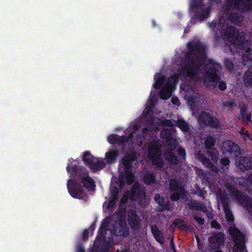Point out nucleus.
Listing matches in <instances>:
<instances>
[{
    "label": "nucleus",
    "mask_w": 252,
    "mask_h": 252,
    "mask_svg": "<svg viewBox=\"0 0 252 252\" xmlns=\"http://www.w3.org/2000/svg\"><path fill=\"white\" fill-rule=\"evenodd\" d=\"M126 225V223L124 222V225H122V229H123V230L121 231V230H120V231L119 232H116L118 235H125L126 234V230L125 227H124V225Z\"/></svg>",
    "instance_id": "nucleus-37"
},
{
    "label": "nucleus",
    "mask_w": 252,
    "mask_h": 252,
    "mask_svg": "<svg viewBox=\"0 0 252 252\" xmlns=\"http://www.w3.org/2000/svg\"><path fill=\"white\" fill-rule=\"evenodd\" d=\"M209 70L207 72L205 76V81L207 83H212L215 86L217 85V82L219 80V74L218 70L220 66L219 64L211 63L209 64Z\"/></svg>",
    "instance_id": "nucleus-4"
},
{
    "label": "nucleus",
    "mask_w": 252,
    "mask_h": 252,
    "mask_svg": "<svg viewBox=\"0 0 252 252\" xmlns=\"http://www.w3.org/2000/svg\"><path fill=\"white\" fill-rule=\"evenodd\" d=\"M179 153L180 154V155L183 157V158L185 157V150L183 149H182V148H180L179 149Z\"/></svg>",
    "instance_id": "nucleus-46"
},
{
    "label": "nucleus",
    "mask_w": 252,
    "mask_h": 252,
    "mask_svg": "<svg viewBox=\"0 0 252 252\" xmlns=\"http://www.w3.org/2000/svg\"><path fill=\"white\" fill-rule=\"evenodd\" d=\"M155 200L159 205L162 206L163 205V199L162 197H160L159 194H156Z\"/></svg>",
    "instance_id": "nucleus-29"
},
{
    "label": "nucleus",
    "mask_w": 252,
    "mask_h": 252,
    "mask_svg": "<svg viewBox=\"0 0 252 252\" xmlns=\"http://www.w3.org/2000/svg\"><path fill=\"white\" fill-rule=\"evenodd\" d=\"M214 252H222L220 250H217V251H215Z\"/></svg>",
    "instance_id": "nucleus-61"
},
{
    "label": "nucleus",
    "mask_w": 252,
    "mask_h": 252,
    "mask_svg": "<svg viewBox=\"0 0 252 252\" xmlns=\"http://www.w3.org/2000/svg\"><path fill=\"white\" fill-rule=\"evenodd\" d=\"M118 155V151L114 150L106 153L105 155V160L106 162L111 163L115 161Z\"/></svg>",
    "instance_id": "nucleus-17"
},
{
    "label": "nucleus",
    "mask_w": 252,
    "mask_h": 252,
    "mask_svg": "<svg viewBox=\"0 0 252 252\" xmlns=\"http://www.w3.org/2000/svg\"><path fill=\"white\" fill-rule=\"evenodd\" d=\"M171 133L168 129H164L161 133V137L166 139L167 141H170L168 143L170 146V150L167 151L165 154V158L169 162L170 164H175L177 160L174 156L172 150L174 149L176 146V141L175 139L171 137Z\"/></svg>",
    "instance_id": "nucleus-1"
},
{
    "label": "nucleus",
    "mask_w": 252,
    "mask_h": 252,
    "mask_svg": "<svg viewBox=\"0 0 252 252\" xmlns=\"http://www.w3.org/2000/svg\"><path fill=\"white\" fill-rule=\"evenodd\" d=\"M126 179L128 184H131L133 181L134 178L132 174L127 172L126 174Z\"/></svg>",
    "instance_id": "nucleus-32"
},
{
    "label": "nucleus",
    "mask_w": 252,
    "mask_h": 252,
    "mask_svg": "<svg viewBox=\"0 0 252 252\" xmlns=\"http://www.w3.org/2000/svg\"><path fill=\"white\" fill-rule=\"evenodd\" d=\"M203 162L204 164H208V165L210 164L209 161L207 159H205Z\"/></svg>",
    "instance_id": "nucleus-54"
},
{
    "label": "nucleus",
    "mask_w": 252,
    "mask_h": 252,
    "mask_svg": "<svg viewBox=\"0 0 252 252\" xmlns=\"http://www.w3.org/2000/svg\"><path fill=\"white\" fill-rule=\"evenodd\" d=\"M170 190L172 192L171 199L177 200L179 197L183 198L187 195V192L179 185L176 180H172L170 183Z\"/></svg>",
    "instance_id": "nucleus-6"
},
{
    "label": "nucleus",
    "mask_w": 252,
    "mask_h": 252,
    "mask_svg": "<svg viewBox=\"0 0 252 252\" xmlns=\"http://www.w3.org/2000/svg\"><path fill=\"white\" fill-rule=\"evenodd\" d=\"M237 145L231 141H225L223 143L221 147L222 152L224 153H232L237 149Z\"/></svg>",
    "instance_id": "nucleus-12"
},
{
    "label": "nucleus",
    "mask_w": 252,
    "mask_h": 252,
    "mask_svg": "<svg viewBox=\"0 0 252 252\" xmlns=\"http://www.w3.org/2000/svg\"><path fill=\"white\" fill-rule=\"evenodd\" d=\"M225 65L226 66L229 68L231 69V67L232 66V64L231 63L228 61L225 62Z\"/></svg>",
    "instance_id": "nucleus-49"
},
{
    "label": "nucleus",
    "mask_w": 252,
    "mask_h": 252,
    "mask_svg": "<svg viewBox=\"0 0 252 252\" xmlns=\"http://www.w3.org/2000/svg\"><path fill=\"white\" fill-rule=\"evenodd\" d=\"M219 88L220 90L223 91L226 88L225 83L223 81H220L219 83Z\"/></svg>",
    "instance_id": "nucleus-36"
},
{
    "label": "nucleus",
    "mask_w": 252,
    "mask_h": 252,
    "mask_svg": "<svg viewBox=\"0 0 252 252\" xmlns=\"http://www.w3.org/2000/svg\"><path fill=\"white\" fill-rule=\"evenodd\" d=\"M70 166H68L67 167V170L68 172H70Z\"/></svg>",
    "instance_id": "nucleus-59"
},
{
    "label": "nucleus",
    "mask_w": 252,
    "mask_h": 252,
    "mask_svg": "<svg viewBox=\"0 0 252 252\" xmlns=\"http://www.w3.org/2000/svg\"><path fill=\"white\" fill-rule=\"evenodd\" d=\"M229 231L235 241L233 252H247L245 249L243 235L236 228H229Z\"/></svg>",
    "instance_id": "nucleus-2"
},
{
    "label": "nucleus",
    "mask_w": 252,
    "mask_h": 252,
    "mask_svg": "<svg viewBox=\"0 0 252 252\" xmlns=\"http://www.w3.org/2000/svg\"><path fill=\"white\" fill-rule=\"evenodd\" d=\"M240 134L242 135V138L245 140L247 141L248 139H250L246 131L244 129H243L240 132Z\"/></svg>",
    "instance_id": "nucleus-31"
},
{
    "label": "nucleus",
    "mask_w": 252,
    "mask_h": 252,
    "mask_svg": "<svg viewBox=\"0 0 252 252\" xmlns=\"http://www.w3.org/2000/svg\"><path fill=\"white\" fill-rule=\"evenodd\" d=\"M247 2L244 0H241L235 3L234 6L236 9H239L244 11L248 9L247 8Z\"/></svg>",
    "instance_id": "nucleus-22"
},
{
    "label": "nucleus",
    "mask_w": 252,
    "mask_h": 252,
    "mask_svg": "<svg viewBox=\"0 0 252 252\" xmlns=\"http://www.w3.org/2000/svg\"><path fill=\"white\" fill-rule=\"evenodd\" d=\"M177 126L183 131H187L189 129L188 124L182 120L178 121Z\"/></svg>",
    "instance_id": "nucleus-25"
},
{
    "label": "nucleus",
    "mask_w": 252,
    "mask_h": 252,
    "mask_svg": "<svg viewBox=\"0 0 252 252\" xmlns=\"http://www.w3.org/2000/svg\"><path fill=\"white\" fill-rule=\"evenodd\" d=\"M83 190L80 189H75L71 193V195L76 198H82L81 194L83 193Z\"/></svg>",
    "instance_id": "nucleus-27"
},
{
    "label": "nucleus",
    "mask_w": 252,
    "mask_h": 252,
    "mask_svg": "<svg viewBox=\"0 0 252 252\" xmlns=\"http://www.w3.org/2000/svg\"><path fill=\"white\" fill-rule=\"evenodd\" d=\"M191 203L193 205V206L190 205V207L195 208L196 209L199 208V206H198L197 205H194L195 204H197V202H196L195 201H191Z\"/></svg>",
    "instance_id": "nucleus-51"
},
{
    "label": "nucleus",
    "mask_w": 252,
    "mask_h": 252,
    "mask_svg": "<svg viewBox=\"0 0 252 252\" xmlns=\"http://www.w3.org/2000/svg\"><path fill=\"white\" fill-rule=\"evenodd\" d=\"M143 181L146 184L150 185L155 182V178L152 174L148 173L144 177Z\"/></svg>",
    "instance_id": "nucleus-23"
},
{
    "label": "nucleus",
    "mask_w": 252,
    "mask_h": 252,
    "mask_svg": "<svg viewBox=\"0 0 252 252\" xmlns=\"http://www.w3.org/2000/svg\"><path fill=\"white\" fill-rule=\"evenodd\" d=\"M83 161L92 168L94 163L95 158L93 157L89 152H86L83 155Z\"/></svg>",
    "instance_id": "nucleus-16"
},
{
    "label": "nucleus",
    "mask_w": 252,
    "mask_h": 252,
    "mask_svg": "<svg viewBox=\"0 0 252 252\" xmlns=\"http://www.w3.org/2000/svg\"><path fill=\"white\" fill-rule=\"evenodd\" d=\"M211 226L212 227L215 228H219L220 227V224L216 221H212L211 222Z\"/></svg>",
    "instance_id": "nucleus-38"
},
{
    "label": "nucleus",
    "mask_w": 252,
    "mask_h": 252,
    "mask_svg": "<svg viewBox=\"0 0 252 252\" xmlns=\"http://www.w3.org/2000/svg\"><path fill=\"white\" fill-rule=\"evenodd\" d=\"M199 121L207 125H210L212 126L216 127L218 126V121L215 118H213L209 114L202 112L199 117Z\"/></svg>",
    "instance_id": "nucleus-10"
},
{
    "label": "nucleus",
    "mask_w": 252,
    "mask_h": 252,
    "mask_svg": "<svg viewBox=\"0 0 252 252\" xmlns=\"http://www.w3.org/2000/svg\"><path fill=\"white\" fill-rule=\"evenodd\" d=\"M128 221L131 226L134 229L137 228L139 226V218L133 211L128 214Z\"/></svg>",
    "instance_id": "nucleus-13"
},
{
    "label": "nucleus",
    "mask_w": 252,
    "mask_h": 252,
    "mask_svg": "<svg viewBox=\"0 0 252 252\" xmlns=\"http://www.w3.org/2000/svg\"><path fill=\"white\" fill-rule=\"evenodd\" d=\"M185 97L189 103H191V102H195V101L193 100V98L191 96V95H190L188 93V92H187L186 94H185Z\"/></svg>",
    "instance_id": "nucleus-35"
},
{
    "label": "nucleus",
    "mask_w": 252,
    "mask_h": 252,
    "mask_svg": "<svg viewBox=\"0 0 252 252\" xmlns=\"http://www.w3.org/2000/svg\"><path fill=\"white\" fill-rule=\"evenodd\" d=\"M118 195V192H115L113 195V198L111 199V200L109 201V203L108 204V206H113L115 203V200L117 198V196Z\"/></svg>",
    "instance_id": "nucleus-33"
},
{
    "label": "nucleus",
    "mask_w": 252,
    "mask_h": 252,
    "mask_svg": "<svg viewBox=\"0 0 252 252\" xmlns=\"http://www.w3.org/2000/svg\"><path fill=\"white\" fill-rule=\"evenodd\" d=\"M239 166L242 170L252 168V159H249L246 157L241 158L239 161Z\"/></svg>",
    "instance_id": "nucleus-14"
},
{
    "label": "nucleus",
    "mask_w": 252,
    "mask_h": 252,
    "mask_svg": "<svg viewBox=\"0 0 252 252\" xmlns=\"http://www.w3.org/2000/svg\"><path fill=\"white\" fill-rule=\"evenodd\" d=\"M148 155L153 162L158 167H162V163L159 157L158 146L157 142H152L148 147Z\"/></svg>",
    "instance_id": "nucleus-5"
},
{
    "label": "nucleus",
    "mask_w": 252,
    "mask_h": 252,
    "mask_svg": "<svg viewBox=\"0 0 252 252\" xmlns=\"http://www.w3.org/2000/svg\"><path fill=\"white\" fill-rule=\"evenodd\" d=\"M247 207L249 212L252 213V206H248Z\"/></svg>",
    "instance_id": "nucleus-57"
},
{
    "label": "nucleus",
    "mask_w": 252,
    "mask_h": 252,
    "mask_svg": "<svg viewBox=\"0 0 252 252\" xmlns=\"http://www.w3.org/2000/svg\"><path fill=\"white\" fill-rule=\"evenodd\" d=\"M246 120L248 121L252 122V114L247 116Z\"/></svg>",
    "instance_id": "nucleus-52"
},
{
    "label": "nucleus",
    "mask_w": 252,
    "mask_h": 252,
    "mask_svg": "<svg viewBox=\"0 0 252 252\" xmlns=\"http://www.w3.org/2000/svg\"><path fill=\"white\" fill-rule=\"evenodd\" d=\"M81 179L84 186L87 189L91 190H94L95 189V186L94 180L92 178H89L87 174L82 176Z\"/></svg>",
    "instance_id": "nucleus-11"
},
{
    "label": "nucleus",
    "mask_w": 252,
    "mask_h": 252,
    "mask_svg": "<svg viewBox=\"0 0 252 252\" xmlns=\"http://www.w3.org/2000/svg\"><path fill=\"white\" fill-rule=\"evenodd\" d=\"M182 222H183L182 220H181L180 219H178V220H175L174 221V224L175 225H180L182 224Z\"/></svg>",
    "instance_id": "nucleus-47"
},
{
    "label": "nucleus",
    "mask_w": 252,
    "mask_h": 252,
    "mask_svg": "<svg viewBox=\"0 0 252 252\" xmlns=\"http://www.w3.org/2000/svg\"><path fill=\"white\" fill-rule=\"evenodd\" d=\"M89 232H88V230H85L84 232H83V235H84V237L85 238V237L86 236V235H88Z\"/></svg>",
    "instance_id": "nucleus-56"
},
{
    "label": "nucleus",
    "mask_w": 252,
    "mask_h": 252,
    "mask_svg": "<svg viewBox=\"0 0 252 252\" xmlns=\"http://www.w3.org/2000/svg\"><path fill=\"white\" fill-rule=\"evenodd\" d=\"M117 136L116 135H110L108 137V140L109 143H113L116 142Z\"/></svg>",
    "instance_id": "nucleus-34"
},
{
    "label": "nucleus",
    "mask_w": 252,
    "mask_h": 252,
    "mask_svg": "<svg viewBox=\"0 0 252 252\" xmlns=\"http://www.w3.org/2000/svg\"><path fill=\"white\" fill-rule=\"evenodd\" d=\"M135 154H132L131 156L126 155L123 159V165L127 169L130 166V163L131 161L134 160Z\"/></svg>",
    "instance_id": "nucleus-20"
},
{
    "label": "nucleus",
    "mask_w": 252,
    "mask_h": 252,
    "mask_svg": "<svg viewBox=\"0 0 252 252\" xmlns=\"http://www.w3.org/2000/svg\"><path fill=\"white\" fill-rule=\"evenodd\" d=\"M196 240L197 242L198 249L203 252V251H202L203 247H202V246L200 244V240H199V237L197 236H196Z\"/></svg>",
    "instance_id": "nucleus-42"
},
{
    "label": "nucleus",
    "mask_w": 252,
    "mask_h": 252,
    "mask_svg": "<svg viewBox=\"0 0 252 252\" xmlns=\"http://www.w3.org/2000/svg\"><path fill=\"white\" fill-rule=\"evenodd\" d=\"M212 151H213V155L212 156V159L213 160H215L217 159L218 151L215 149H213Z\"/></svg>",
    "instance_id": "nucleus-39"
},
{
    "label": "nucleus",
    "mask_w": 252,
    "mask_h": 252,
    "mask_svg": "<svg viewBox=\"0 0 252 252\" xmlns=\"http://www.w3.org/2000/svg\"><path fill=\"white\" fill-rule=\"evenodd\" d=\"M235 195H236L237 196H238L237 197V199L241 203H244L243 202V201L242 199H241V198L240 197H239V195H240V193L238 192V191H236V193L235 194Z\"/></svg>",
    "instance_id": "nucleus-50"
},
{
    "label": "nucleus",
    "mask_w": 252,
    "mask_h": 252,
    "mask_svg": "<svg viewBox=\"0 0 252 252\" xmlns=\"http://www.w3.org/2000/svg\"><path fill=\"white\" fill-rule=\"evenodd\" d=\"M144 192L143 189H141L139 185L135 184L131 191L130 198L132 200L136 199L140 195H143Z\"/></svg>",
    "instance_id": "nucleus-15"
},
{
    "label": "nucleus",
    "mask_w": 252,
    "mask_h": 252,
    "mask_svg": "<svg viewBox=\"0 0 252 252\" xmlns=\"http://www.w3.org/2000/svg\"><path fill=\"white\" fill-rule=\"evenodd\" d=\"M128 196V193H127V192L124 195L123 197L122 198V200H121L122 202H123V203L125 202L126 201V200H127Z\"/></svg>",
    "instance_id": "nucleus-43"
},
{
    "label": "nucleus",
    "mask_w": 252,
    "mask_h": 252,
    "mask_svg": "<svg viewBox=\"0 0 252 252\" xmlns=\"http://www.w3.org/2000/svg\"><path fill=\"white\" fill-rule=\"evenodd\" d=\"M231 20L232 22H233L235 24H237L238 22H239L240 21L242 20V18L241 16H237L235 15H232L230 17Z\"/></svg>",
    "instance_id": "nucleus-30"
},
{
    "label": "nucleus",
    "mask_w": 252,
    "mask_h": 252,
    "mask_svg": "<svg viewBox=\"0 0 252 252\" xmlns=\"http://www.w3.org/2000/svg\"><path fill=\"white\" fill-rule=\"evenodd\" d=\"M243 197L245 198L246 201H248V199H249L248 197H246V196H243Z\"/></svg>",
    "instance_id": "nucleus-60"
},
{
    "label": "nucleus",
    "mask_w": 252,
    "mask_h": 252,
    "mask_svg": "<svg viewBox=\"0 0 252 252\" xmlns=\"http://www.w3.org/2000/svg\"><path fill=\"white\" fill-rule=\"evenodd\" d=\"M248 180L252 184V174L249 175Z\"/></svg>",
    "instance_id": "nucleus-55"
},
{
    "label": "nucleus",
    "mask_w": 252,
    "mask_h": 252,
    "mask_svg": "<svg viewBox=\"0 0 252 252\" xmlns=\"http://www.w3.org/2000/svg\"><path fill=\"white\" fill-rule=\"evenodd\" d=\"M195 219L199 224H202L204 222V220L200 217H195Z\"/></svg>",
    "instance_id": "nucleus-41"
},
{
    "label": "nucleus",
    "mask_w": 252,
    "mask_h": 252,
    "mask_svg": "<svg viewBox=\"0 0 252 252\" xmlns=\"http://www.w3.org/2000/svg\"><path fill=\"white\" fill-rule=\"evenodd\" d=\"M171 101H172V102L173 104H175V105H179V100H178V99L177 98H176V97H173V98H172V99H171Z\"/></svg>",
    "instance_id": "nucleus-45"
},
{
    "label": "nucleus",
    "mask_w": 252,
    "mask_h": 252,
    "mask_svg": "<svg viewBox=\"0 0 252 252\" xmlns=\"http://www.w3.org/2000/svg\"><path fill=\"white\" fill-rule=\"evenodd\" d=\"M247 163L246 162H243V165H244H244H245H245H246V164H247V163Z\"/></svg>",
    "instance_id": "nucleus-62"
},
{
    "label": "nucleus",
    "mask_w": 252,
    "mask_h": 252,
    "mask_svg": "<svg viewBox=\"0 0 252 252\" xmlns=\"http://www.w3.org/2000/svg\"><path fill=\"white\" fill-rule=\"evenodd\" d=\"M124 179V175L122 173L120 174V180L121 181L123 180Z\"/></svg>",
    "instance_id": "nucleus-58"
},
{
    "label": "nucleus",
    "mask_w": 252,
    "mask_h": 252,
    "mask_svg": "<svg viewBox=\"0 0 252 252\" xmlns=\"http://www.w3.org/2000/svg\"><path fill=\"white\" fill-rule=\"evenodd\" d=\"M105 164L104 162L101 160L97 161L95 158V161L93 164V168H92V169H93V170H99L103 168L105 166Z\"/></svg>",
    "instance_id": "nucleus-24"
},
{
    "label": "nucleus",
    "mask_w": 252,
    "mask_h": 252,
    "mask_svg": "<svg viewBox=\"0 0 252 252\" xmlns=\"http://www.w3.org/2000/svg\"><path fill=\"white\" fill-rule=\"evenodd\" d=\"M177 82V77L175 75L171 76L167 80L160 91V96L162 99H166L171 96Z\"/></svg>",
    "instance_id": "nucleus-3"
},
{
    "label": "nucleus",
    "mask_w": 252,
    "mask_h": 252,
    "mask_svg": "<svg viewBox=\"0 0 252 252\" xmlns=\"http://www.w3.org/2000/svg\"><path fill=\"white\" fill-rule=\"evenodd\" d=\"M221 163L223 165H227L229 163V160L227 158H223L221 160Z\"/></svg>",
    "instance_id": "nucleus-40"
},
{
    "label": "nucleus",
    "mask_w": 252,
    "mask_h": 252,
    "mask_svg": "<svg viewBox=\"0 0 252 252\" xmlns=\"http://www.w3.org/2000/svg\"><path fill=\"white\" fill-rule=\"evenodd\" d=\"M164 124L165 125H167L168 126H170L172 125V124L170 121H167L166 122H164Z\"/></svg>",
    "instance_id": "nucleus-53"
},
{
    "label": "nucleus",
    "mask_w": 252,
    "mask_h": 252,
    "mask_svg": "<svg viewBox=\"0 0 252 252\" xmlns=\"http://www.w3.org/2000/svg\"><path fill=\"white\" fill-rule=\"evenodd\" d=\"M122 252H127L126 251H123Z\"/></svg>",
    "instance_id": "nucleus-64"
},
{
    "label": "nucleus",
    "mask_w": 252,
    "mask_h": 252,
    "mask_svg": "<svg viewBox=\"0 0 252 252\" xmlns=\"http://www.w3.org/2000/svg\"><path fill=\"white\" fill-rule=\"evenodd\" d=\"M197 67L195 66V63H190L187 66L182 67L180 70L181 75L193 77L194 74L196 73Z\"/></svg>",
    "instance_id": "nucleus-9"
},
{
    "label": "nucleus",
    "mask_w": 252,
    "mask_h": 252,
    "mask_svg": "<svg viewBox=\"0 0 252 252\" xmlns=\"http://www.w3.org/2000/svg\"><path fill=\"white\" fill-rule=\"evenodd\" d=\"M152 232L154 234L156 240L160 244L163 243L164 239L162 236V234L161 232L157 229L156 226H152Z\"/></svg>",
    "instance_id": "nucleus-18"
},
{
    "label": "nucleus",
    "mask_w": 252,
    "mask_h": 252,
    "mask_svg": "<svg viewBox=\"0 0 252 252\" xmlns=\"http://www.w3.org/2000/svg\"><path fill=\"white\" fill-rule=\"evenodd\" d=\"M244 80L246 84H252V73L247 72L244 77Z\"/></svg>",
    "instance_id": "nucleus-28"
},
{
    "label": "nucleus",
    "mask_w": 252,
    "mask_h": 252,
    "mask_svg": "<svg viewBox=\"0 0 252 252\" xmlns=\"http://www.w3.org/2000/svg\"><path fill=\"white\" fill-rule=\"evenodd\" d=\"M72 170H73V171H74V172L75 171V169L74 168V167L73 168Z\"/></svg>",
    "instance_id": "nucleus-63"
},
{
    "label": "nucleus",
    "mask_w": 252,
    "mask_h": 252,
    "mask_svg": "<svg viewBox=\"0 0 252 252\" xmlns=\"http://www.w3.org/2000/svg\"><path fill=\"white\" fill-rule=\"evenodd\" d=\"M147 105H150L149 107L148 108V110H147V113H149V110L150 109V108L153 106V101H152V100L151 98H150L149 101H148V102L147 104Z\"/></svg>",
    "instance_id": "nucleus-44"
},
{
    "label": "nucleus",
    "mask_w": 252,
    "mask_h": 252,
    "mask_svg": "<svg viewBox=\"0 0 252 252\" xmlns=\"http://www.w3.org/2000/svg\"><path fill=\"white\" fill-rule=\"evenodd\" d=\"M218 203L219 205L221 204L223 206L227 220L228 221H232L233 220V216L229 210L227 208L226 204L222 200H219Z\"/></svg>",
    "instance_id": "nucleus-19"
},
{
    "label": "nucleus",
    "mask_w": 252,
    "mask_h": 252,
    "mask_svg": "<svg viewBox=\"0 0 252 252\" xmlns=\"http://www.w3.org/2000/svg\"><path fill=\"white\" fill-rule=\"evenodd\" d=\"M155 83L154 86L156 89H158L159 86L163 85L165 81V78L163 76L158 74L155 76Z\"/></svg>",
    "instance_id": "nucleus-21"
},
{
    "label": "nucleus",
    "mask_w": 252,
    "mask_h": 252,
    "mask_svg": "<svg viewBox=\"0 0 252 252\" xmlns=\"http://www.w3.org/2000/svg\"><path fill=\"white\" fill-rule=\"evenodd\" d=\"M223 240L224 235L220 233L210 237L209 240V250L213 251L219 248L223 243Z\"/></svg>",
    "instance_id": "nucleus-7"
},
{
    "label": "nucleus",
    "mask_w": 252,
    "mask_h": 252,
    "mask_svg": "<svg viewBox=\"0 0 252 252\" xmlns=\"http://www.w3.org/2000/svg\"><path fill=\"white\" fill-rule=\"evenodd\" d=\"M215 140L212 137H208L205 141V145L207 148L211 150L212 147L214 146Z\"/></svg>",
    "instance_id": "nucleus-26"
},
{
    "label": "nucleus",
    "mask_w": 252,
    "mask_h": 252,
    "mask_svg": "<svg viewBox=\"0 0 252 252\" xmlns=\"http://www.w3.org/2000/svg\"><path fill=\"white\" fill-rule=\"evenodd\" d=\"M201 60H203L205 58V54L204 53V49L202 48L201 50L199 52Z\"/></svg>",
    "instance_id": "nucleus-48"
},
{
    "label": "nucleus",
    "mask_w": 252,
    "mask_h": 252,
    "mask_svg": "<svg viewBox=\"0 0 252 252\" xmlns=\"http://www.w3.org/2000/svg\"><path fill=\"white\" fill-rule=\"evenodd\" d=\"M226 35L229 37L231 42L238 45V42L243 40V34L235 31L232 27L229 28L226 32Z\"/></svg>",
    "instance_id": "nucleus-8"
}]
</instances>
